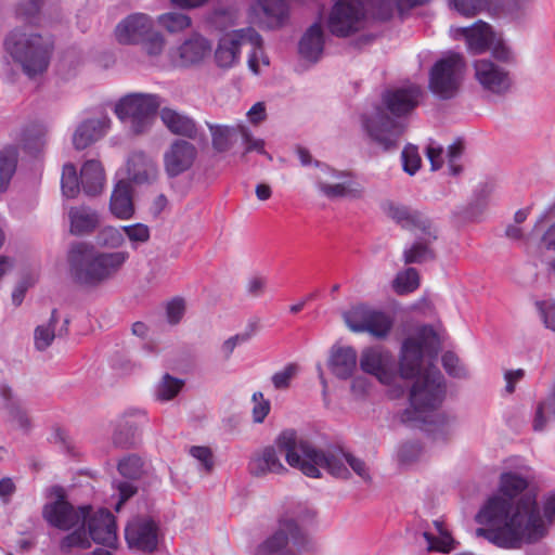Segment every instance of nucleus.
<instances>
[{
    "label": "nucleus",
    "mask_w": 555,
    "mask_h": 555,
    "mask_svg": "<svg viewBox=\"0 0 555 555\" xmlns=\"http://www.w3.org/2000/svg\"><path fill=\"white\" fill-rule=\"evenodd\" d=\"M441 343L437 332L430 325L423 326L416 337L403 340L399 373L403 379H412L409 391L410 406L400 416L403 424L411 427L426 426L425 430L435 440L446 439L450 433L451 418L444 414L428 421V412L436 410L446 397L444 377L433 364L423 367V357L437 358Z\"/></svg>",
    "instance_id": "obj_1"
},
{
    "label": "nucleus",
    "mask_w": 555,
    "mask_h": 555,
    "mask_svg": "<svg viewBox=\"0 0 555 555\" xmlns=\"http://www.w3.org/2000/svg\"><path fill=\"white\" fill-rule=\"evenodd\" d=\"M509 505L500 499L492 500L482 517L486 521H500L499 530H480L485 539L498 547L518 550L525 544H534L548 534L555 521V493L543 500V514L533 491H528L519 498L518 504L508 516Z\"/></svg>",
    "instance_id": "obj_2"
},
{
    "label": "nucleus",
    "mask_w": 555,
    "mask_h": 555,
    "mask_svg": "<svg viewBox=\"0 0 555 555\" xmlns=\"http://www.w3.org/2000/svg\"><path fill=\"white\" fill-rule=\"evenodd\" d=\"M275 446L285 454L287 464L298 468L310 478H320V468H324L336 478L348 479L350 472L345 462L364 481L371 480L365 462L340 449L321 450L308 441L298 440L293 429L283 430L275 439Z\"/></svg>",
    "instance_id": "obj_3"
},
{
    "label": "nucleus",
    "mask_w": 555,
    "mask_h": 555,
    "mask_svg": "<svg viewBox=\"0 0 555 555\" xmlns=\"http://www.w3.org/2000/svg\"><path fill=\"white\" fill-rule=\"evenodd\" d=\"M129 259V253L100 251L92 244L73 242L66 253L68 278L79 288L94 291L112 281Z\"/></svg>",
    "instance_id": "obj_4"
},
{
    "label": "nucleus",
    "mask_w": 555,
    "mask_h": 555,
    "mask_svg": "<svg viewBox=\"0 0 555 555\" xmlns=\"http://www.w3.org/2000/svg\"><path fill=\"white\" fill-rule=\"evenodd\" d=\"M3 47L23 73L34 78L48 69L54 39L49 34L40 33L34 25L24 24L5 36Z\"/></svg>",
    "instance_id": "obj_5"
},
{
    "label": "nucleus",
    "mask_w": 555,
    "mask_h": 555,
    "mask_svg": "<svg viewBox=\"0 0 555 555\" xmlns=\"http://www.w3.org/2000/svg\"><path fill=\"white\" fill-rule=\"evenodd\" d=\"M91 542L101 544L93 555H112L117 546V526L115 516L106 508L89 512L86 521L61 541V548L69 551L73 547L89 548Z\"/></svg>",
    "instance_id": "obj_6"
},
{
    "label": "nucleus",
    "mask_w": 555,
    "mask_h": 555,
    "mask_svg": "<svg viewBox=\"0 0 555 555\" xmlns=\"http://www.w3.org/2000/svg\"><path fill=\"white\" fill-rule=\"evenodd\" d=\"M315 512L305 508L295 516L283 514L278 520L274 532L261 542L254 555H297L288 547L289 541L298 552H311L314 548L312 538L300 527L299 521L313 519Z\"/></svg>",
    "instance_id": "obj_7"
},
{
    "label": "nucleus",
    "mask_w": 555,
    "mask_h": 555,
    "mask_svg": "<svg viewBox=\"0 0 555 555\" xmlns=\"http://www.w3.org/2000/svg\"><path fill=\"white\" fill-rule=\"evenodd\" d=\"M162 104L158 94L134 92L120 98L114 111L132 133L141 134L151 129Z\"/></svg>",
    "instance_id": "obj_8"
},
{
    "label": "nucleus",
    "mask_w": 555,
    "mask_h": 555,
    "mask_svg": "<svg viewBox=\"0 0 555 555\" xmlns=\"http://www.w3.org/2000/svg\"><path fill=\"white\" fill-rule=\"evenodd\" d=\"M465 70V61L459 53L451 52L440 59L431 68L429 89L441 99L454 96Z\"/></svg>",
    "instance_id": "obj_9"
},
{
    "label": "nucleus",
    "mask_w": 555,
    "mask_h": 555,
    "mask_svg": "<svg viewBox=\"0 0 555 555\" xmlns=\"http://www.w3.org/2000/svg\"><path fill=\"white\" fill-rule=\"evenodd\" d=\"M474 77L482 92L489 96L503 98L514 86L511 70L489 57L473 63Z\"/></svg>",
    "instance_id": "obj_10"
},
{
    "label": "nucleus",
    "mask_w": 555,
    "mask_h": 555,
    "mask_svg": "<svg viewBox=\"0 0 555 555\" xmlns=\"http://www.w3.org/2000/svg\"><path fill=\"white\" fill-rule=\"evenodd\" d=\"M366 11L360 0H338L332 8L327 28L334 36L347 37L364 28Z\"/></svg>",
    "instance_id": "obj_11"
},
{
    "label": "nucleus",
    "mask_w": 555,
    "mask_h": 555,
    "mask_svg": "<svg viewBox=\"0 0 555 555\" xmlns=\"http://www.w3.org/2000/svg\"><path fill=\"white\" fill-rule=\"evenodd\" d=\"M211 52L210 40L198 33H193L179 44L170 48L167 57L172 67L188 69L204 64Z\"/></svg>",
    "instance_id": "obj_12"
},
{
    "label": "nucleus",
    "mask_w": 555,
    "mask_h": 555,
    "mask_svg": "<svg viewBox=\"0 0 555 555\" xmlns=\"http://www.w3.org/2000/svg\"><path fill=\"white\" fill-rule=\"evenodd\" d=\"M343 318L350 331L369 333L377 338L386 337L392 327V321L385 312L363 304L345 311Z\"/></svg>",
    "instance_id": "obj_13"
},
{
    "label": "nucleus",
    "mask_w": 555,
    "mask_h": 555,
    "mask_svg": "<svg viewBox=\"0 0 555 555\" xmlns=\"http://www.w3.org/2000/svg\"><path fill=\"white\" fill-rule=\"evenodd\" d=\"M528 480L521 477L517 473H503L500 478V494H495L487 500V502L483 504V506L480 508L478 514L476 515V521L480 525L486 526L485 528H478L476 530V533L478 537L485 538V534L481 533L480 530H499L503 522L493 520V521H486L482 517V514L485 513V509L489 505V503L494 499H500L502 501H505L509 505L508 515L512 513L511 511H514L515 506L519 502V498L528 492Z\"/></svg>",
    "instance_id": "obj_14"
},
{
    "label": "nucleus",
    "mask_w": 555,
    "mask_h": 555,
    "mask_svg": "<svg viewBox=\"0 0 555 555\" xmlns=\"http://www.w3.org/2000/svg\"><path fill=\"white\" fill-rule=\"evenodd\" d=\"M57 499L54 502L47 503L42 509V516L49 525L61 530H69L86 521L89 512L92 511L90 505H82L75 508L65 500L62 488L56 489Z\"/></svg>",
    "instance_id": "obj_15"
},
{
    "label": "nucleus",
    "mask_w": 555,
    "mask_h": 555,
    "mask_svg": "<svg viewBox=\"0 0 555 555\" xmlns=\"http://www.w3.org/2000/svg\"><path fill=\"white\" fill-rule=\"evenodd\" d=\"M210 135L212 147L218 152L229 151L234 143L236 134H240L246 151L262 152L264 142L255 138L249 127L245 124H237L235 127L220 124L206 122Z\"/></svg>",
    "instance_id": "obj_16"
},
{
    "label": "nucleus",
    "mask_w": 555,
    "mask_h": 555,
    "mask_svg": "<svg viewBox=\"0 0 555 555\" xmlns=\"http://www.w3.org/2000/svg\"><path fill=\"white\" fill-rule=\"evenodd\" d=\"M125 539L129 547L152 554L158 546V525L150 516H137L127 524Z\"/></svg>",
    "instance_id": "obj_17"
},
{
    "label": "nucleus",
    "mask_w": 555,
    "mask_h": 555,
    "mask_svg": "<svg viewBox=\"0 0 555 555\" xmlns=\"http://www.w3.org/2000/svg\"><path fill=\"white\" fill-rule=\"evenodd\" d=\"M260 35L253 28L238 29L225 34L215 51V60L219 67L229 68L240 60L241 47L245 43H258Z\"/></svg>",
    "instance_id": "obj_18"
},
{
    "label": "nucleus",
    "mask_w": 555,
    "mask_h": 555,
    "mask_svg": "<svg viewBox=\"0 0 555 555\" xmlns=\"http://www.w3.org/2000/svg\"><path fill=\"white\" fill-rule=\"evenodd\" d=\"M395 364L393 356L382 346L365 348L361 353V370L376 376L384 384L392 383Z\"/></svg>",
    "instance_id": "obj_19"
},
{
    "label": "nucleus",
    "mask_w": 555,
    "mask_h": 555,
    "mask_svg": "<svg viewBox=\"0 0 555 555\" xmlns=\"http://www.w3.org/2000/svg\"><path fill=\"white\" fill-rule=\"evenodd\" d=\"M149 176H131L120 179L113 190L109 209L112 214L121 220L130 219L134 215V205L132 201L133 184L147 182Z\"/></svg>",
    "instance_id": "obj_20"
},
{
    "label": "nucleus",
    "mask_w": 555,
    "mask_h": 555,
    "mask_svg": "<svg viewBox=\"0 0 555 555\" xmlns=\"http://www.w3.org/2000/svg\"><path fill=\"white\" fill-rule=\"evenodd\" d=\"M153 30L152 18L143 13H133L121 20L115 27L114 35L120 44H137Z\"/></svg>",
    "instance_id": "obj_21"
},
{
    "label": "nucleus",
    "mask_w": 555,
    "mask_h": 555,
    "mask_svg": "<svg viewBox=\"0 0 555 555\" xmlns=\"http://www.w3.org/2000/svg\"><path fill=\"white\" fill-rule=\"evenodd\" d=\"M365 127L372 140L386 151L396 146L397 140L403 131V127L399 122L379 109L369 118Z\"/></svg>",
    "instance_id": "obj_22"
},
{
    "label": "nucleus",
    "mask_w": 555,
    "mask_h": 555,
    "mask_svg": "<svg viewBox=\"0 0 555 555\" xmlns=\"http://www.w3.org/2000/svg\"><path fill=\"white\" fill-rule=\"evenodd\" d=\"M47 144V129L34 127L27 129L22 139V150L25 154L21 158V170H37L41 154Z\"/></svg>",
    "instance_id": "obj_23"
},
{
    "label": "nucleus",
    "mask_w": 555,
    "mask_h": 555,
    "mask_svg": "<svg viewBox=\"0 0 555 555\" xmlns=\"http://www.w3.org/2000/svg\"><path fill=\"white\" fill-rule=\"evenodd\" d=\"M197 151L184 140H176L164 154V165L168 173H182L191 169Z\"/></svg>",
    "instance_id": "obj_24"
},
{
    "label": "nucleus",
    "mask_w": 555,
    "mask_h": 555,
    "mask_svg": "<svg viewBox=\"0 0 555 555\" xmlns=\"http://www.w3.org/2000/svg\"><path fill=\"white\" fill-rule=\"evenodd\" d=\"M62 193L75 198L82 191L87 196H96L105 185V176H61Z\"/></svg>",
    "instance_id": "obj_25"
},
{
    "label": "nucleus",
    "mask_w": 555,
    "mask_h": 555,
    "mask_svg": "<svg viewBox=\"0 0 555 555\" xmlns=\"http://www.w3.org/2000/svg\"><path fill=\"white\" fill-rule=\"evenodd\" d=\"M247 468L254 477H263L268 474H283L287 470L281 462L274 446H267L256 450L249 459Z\"/></svg>",
    "instance_id": "obj_26"
},
{
    "label": "nucleus",
    "mask_w": 555,
    "mask_h": 555,
    "mask_svg": "<svg viewBox=\"0 0 555 555\" xmlns=\"http://www.w3.org/2000/svg\"><path fill=\"white\" fill-rule=\"evenodd\" d=\"M462 152L463 147L460 142H454L451 145H449L448 151L446 153L442 145H440L436 141L430 140L426 146V156L430 163V170H440L442 168L444 159L447 158L449 169L452 171V173H459L464 169L459 162Z\"/></svg>",
    "instance_id": "obj_27"
},
{
    "label": "nucleus",
    "mask_w": 555,
    "mask_h": 555,
    "mask_svg": "<svg viewBox=\"0 0 555 555\" xmlns=\"http://www.w3.org/2000/svg\"><path fill=\"white\" fill-rule=\"evenodd\" d=\"M111 119L107 116L88 118L83 120L73 134V144L76 150H85L100 140L108 130Z\"/></svg>",
    "instance_id": "obj_28"
},
{
    "label": "nucleus",
    "mask_w": 555,
    "mask_h": 555,
    "mask_svg": "<svg viewBox=\"0 0 555 555\" xmlns=\"http://www.w3.org/2000/svg\"><path fill=\"white\" fill-rule=\"evenodd\" d=\"M383 210L391 220L405 230H428L431 223L422 212L393 202L383 204Z\"/></svg>",
    "instance_id": "obj_29"
},
{
    "label": "nucleus",
    "mask_w": 555,
    "mask_h": 555,
    "mask_svg": "<svg viewBox=\"0 0 555 555\" xmlns=\"http://www.w3.org/2000/svg\"><path fill=\"white\" fill-rule=\"evenodd\" d=\"M421 231L422 235L417 237L411 247L403 251V261L405 264L423 263L436 258L435 250L430 245L438 238L437 229L430 223L428 230Z\"/></svg>",
    "instance_id": "obj_30"
},
{
    "label": "nucleus",
    "mask_w": 555,
    "mask_h": 555,
    "mask_svg": "<svg viewBox=\"0 0 555 555\" xmlns=\"http://www.w3.org/2000/svg\"><path fill=\"white\" fill-rule=\"evenodd\" d=\"M421 94L417 86L399 88L385 93L384 102L393 115L401 116L410 113L418 104Z\"/></svg>",
    "instance_id": "obj_31"
},
{
    "label": "nucleus",
    "mask_w": 555,
    "mask_h": 555,
    "mask_svg": "<svg viewBox=\"0 0 555 555\" xmlns=\"http://www.w3.org/2000/svg\"><path fill=\"white\" fill-rule=\"evenodd\" d=\"M345 179L340 182L328 183L324 181H318L317 188L320 192L328 199L349 198L358 199L361 198L364 193V186L362 183L357 181L352 176H343Z\"/></svg>",
    "instance_id": "obj_32"
},
{
    "label": "nucleus",
    "mask_w": 555,
    "mask_h": 555,
    "mask_svg": "<svg viewBox=\"0 0 555 555\" xmlns=\"http://www.w3.org/2000/svg\"><path fill=\"white\" fill-rule=\"evenodd\" d=\"M466 39L467 49L474 54H480L490 48L493 41V33L490 25L482 21H478L470 27L455 29Z\"/></svg>",
    "instance_id": "obj_33"
},
{
    "label": "nucleus",
    "mask_w": 555,
    "mask_h": 555,
    "mask_svg": "<svg viewBox=\"0 0 555 555\" xmlns=\"http://www.w3.org/2000/svg\"><path fill=\"white\" fill-rule=\"evenodd\" d=\"M159 115L163 124L173 134L189 139L197 138L196 122L190 116L170 107H163Z\"/></svg>",
    "instance_id": "obj_34"
},
{
    "label": "nucleus",
    "mask_w": 555,
    "mask_h": 555,
    "mask_svg": "<svg viewBox=\"0 0 555 555\" xmlns=\"http://www.w3.org/2000/svg\"><path fill=\"white\" fill-rule=\"evenodd\" d=\"M59 319L57 310L53 309L49 322L36 327L34 338L35 347L37 350H46L48 347H50L55 337H64L68 334V325L70 320L65 318L62 325L56 330L55 325L59 322Z\"/></svg>",
    "instance_id": "obj_35"
},
{
    "label": "nucleus",
    "mask_w": 555,
    "mask_h": 555,
    "mask_svg": "<svg viewBox=\"0 0 555 555\" xmlns=\"http://www.w3.org/2000/svg\"><path fill=\"white\" fill-rule=\"evenodd\" d=\"M357 351L352 347L333 348L330 357V369L339 379H348L357 367Z\"/></svg>",
    "instance_id": "obj_36"
},
{
    "label": "nucleus",
    "mask_w": 555,
    "mask_h": 555,
    "mask_svg": "<svg viewBox=\"0 0 555 555\" xmlns=\"http://www.w3.org/2000/svg\"><path fill=\"white\" fill-rule=\"evenodd\" d=\"M69 231L73 235L92 233L100 223L99 214L88 207H72L68 211Z\"/></svg>",
    "instance_id": "obj_37"
},
{
    "label": "nucleus",
    "mask_w": 555,
    "mask_h": 555,
    "mask_svg": "<svg viewBox=\"0 0 555 555\" xmlns=\"http://www.w3.org/2000/svg\"><path fill=\"white\" fill-rule=\"evenodd\" d=\"M263 17L262 23L269 28L283 26L289 16V10L284 0H258Z\"/></svg>",
    "instance_id": "obj_38"
},
{
    "label": "nucleus",
    "mask_w": 555,
    "mask_h": 555,
    "mask_svg": "<svg viewBox=\"0 0 555 555\" xmlns=\"http://www.w3.org/2000/svg\"><path fill=\"white\" fill-rule=\"evenodd\" d=\"M323 51V33L320 24L309 27L299 43L300 54L309 60L317 61Z\"/></svg>",
    "instance_id": "obj_39"
},
{
    "label": "nucleus",
    "mask_w": 555,
    "mask_h": 555,
    "mask_svg": "<svg viewBox=\"0 0 555 555\" xmlns=\"http://www.w3.org/2000/svg\"><path fill=\"white\" fill-rule=\"evenodd\" d=\"M493 185L486 182L480 184L473 194L472 201L466 208H463L456 214L465 220H476L486 209L488 198L492 193Z\"/></svg>",
    "instance_id": "obj_40"
},
{
    "label": "nucleus",
    "mask_w": 555,
    "mask_h": 555,
    "mask_svg": "<svg viewBox=\"0 0 555 555\" xmlns=\"http://www.w3.org/2000/svg\"><path fill=\"white\" fill-rule=\"evenodd\" d=\"M530 0H481L480 12H503L512 17H519Z\"/></svg>",
    "instance_id": "obj_41"
},
{
    "label": "nucleus",
    "mask_w": 555,
    "mask_h": 555,
    "mask_svg": "<svg viewBox=\"0 0 555 555\" xmlns=\"http://www.w3.org/2000/svg\"><path fill=\"white\" fill-rule=\"evenodd\" d=\"M138 424L129 420H120L113 435V442L120 448H130L137 442Z\"/></svg>",
    "instance_id": "obj_42"
},
{
    "label": "nucleus",
    "mask_w": 555,
    "mask_h": 555,
    "mask_svg": "<svg viewBox=\"0 0 555 555\" xmlns=\"http://www.w3.org/2000/svg\"><path fill=\"white\" fill-rule=\"evenodd\" d=\"M125 169L127 173H151L157 169V164L146 153L134 151L128 155Z\"/></svg>",
    "instance_id": "obj_43"
},
{
    "label": "nucleus",
    "mask_w": 555,
    "mask_h": 555,
    "mask_svg": "<svg viewBox=\"0 0 555 555\" xmlns=\"http://www.w3.org/2000/svg\"><path fill=\"white\" fill-rule=\"evenodd\" d=\"M158 25L170 34L182 33L192 25L188 14L181 12H167L157 17Z\"/></svg>",
    "instance_id": "obj_44"
},
{
    "label": "nucleus",
    "mask_w": 555,
    "mask_h": 555,
    "mask_svg": "<svg viewBox=\"0 0 555 555\" xmlns=\"http://www.w3.org/2000/svg\"><path fill=\"white\" fill-rule=\"evenodd\" d=\"M545 413H548L555 417V384L552 386L546 397L537 405L532 423V427L535 431L545 429L547 424V417Z\"/></svg>",
    "instance_id": "obj_45"
},
{
    "label": "nucleus",
    "mask_w": 555,
    "mask_h": 555,
    "mask_svg": "<svg viewBox=\"0 0 555 555\" xmlns=\"http://www.w3.org/2000/svg\"><path fill=\"white\" fill-rule=\"evenodd\" d=\"M420 286V275L415 268H408L400 271L393 282L392 287L399 295L412 293Z\"/></svg>",
    "instance_id": "obj_46"
},
{
    "label": "nucleus",
    "mask_w": 555,
    "mask_h": 555,
    "mask_svg": "<svg viewBox=\"0 0 555 555\" xmlns=\"http://www.w3.org/2000/svg\"><path fill=\"white\" fill-rule=\"evenodd\" d=\"M184 380L173 377L170 374H165L159 382L156 390V396L162 401L173 399L182 389Z\"/></svg>",
    "instance_id": "obj_47"
},
{
    "label": "nucleus",
    "mask_w": 555,
    "mask_h": 555,
    "mask_svg": "<svg viewBox=\"0 0 555 555\" xmlns=\"http://www.w3.org/2000/svg\"><path fill=\"white\" fill-rule=\"evenodd\" d=\"M122 230L115 227H104L98 234L99 245L107 248H118L125 243Z\"/></svg>",
    "instance_id": "obj_48"
},
{
    "label": "nucleus",
    "mask_w": 555,
    "mask_h": 555,
    "mask_svg": "<svg viewBox=\"0 0 555 555\" xmlns=\"http://www.w3.org/2000/svg\"><path fill=\"white\" fill-rule=\"evenodd\" d=\"M491 51V60L494 62L504 65L508 68V66L516 64V55L513 49L506 43L499 41L494 44H490Z\"/></svg>",
    "instance_id": "obj_49"
},
{
    "label": "nucleus",
    "mask_w": 555,
    "mask_h": 555,
    "mask_svg": "<svg viewBox=\"0 0 555 555\" xmlns=\"http://www.w3.org/2000/svg\"><path fill=\"white\" fill-rule=\"evenodd\" d=\"M118 472L128 479H138L143 473V462L137 455H129L118 463Z\"/></svg>",
    "instance_id": "obj_50"
},
{
    "label": "nucleus",
    "mask_w": 555,
    "mask_h": 555,
    "mask_svg": "<svg viewBox=\"0 0 555 555\" xmlns=\"http://www.w3.org/2000/svg\"><path fill=\"white\" fill-rule=\"evenodd\" d=\"M423 535L425 540L428 542V550L430 551L449 553L453 548L454 540L448 530L440 531L438 538L434 537L429 532H424Z\"/></svg>",
    "instance_id": "obj_51"
},
{
    "label": "nucleus",
    "mask_w": 555,
    "mask_h": 555,
    "mask_svg": "<svg viewBox=\"0 0 555 555\" xmlns=\"http://www.w3.org/2000/svg\"><path fill=\"white\" fill-rule=\"evenodd\" d=\"M402 168L406 173H415L422 164V157L418 153L417 146L408 144L401 153Z\"/></svg>",
    "instance_id": "obj_52"
},
{
    "label": "nucleus",
    "mask_w": 555,
    "mask_h": 555,
    "mask_svg": "<svg viewBox=\"0 0 555 555\" xmlns=\"http://www.w3.org/2000/svg\"><path fill=\"white\" fill-rule=\"evenodd\" d=\"M21 159H18L17 149L5 146L0 150V173H14Z\"/></svg>",
    "instance_id": "obj_53"
},
{
    "label": "nucleus",
    "mask_w": 555,
    "mask_h": 555,
    "mask_svg": "<svg viewBox=\"0 0 555 555\" xmlns=\"http://www.w3.org/2000/svg\"><path fill=\"white\" fill-rule=\"evenodd\" d=\"M190 454L198 461L199 469L206 474H210L214 469V454L210 448L194 446L190 449Z\"/></svg>",
    "instance_id": "obj_54"
},
{
    "label": "nucleus",
    "mask_w": 555,
    "mask_h": 555,
    "mask_svg": "<svg viewBox=\"0 0 555 555\" xmlns=\"http://www.w3.org/2000/svg\"><path fill=\"white\" fill-rule=\"evenodd\" d=\"M253 46V51L248 57V67L254 74L260 73V65L267 67L270 64L268 55L262 50V39L258 43H250Z\"/></svg>",
    "instance_id": "obj_55"
},
{
    "label": "nucleus",
    "mask_w": 555,
    "mask_h": 555,
    "mask_svg": "<svg viewBox=\"0 0 555 555\" xmlns=\"http://www.w3.org/2000/svg\"><path fill=\"white\" fill-rule=\"evenodd\" d=\"M185 300L182 297H175L166 305L167 321L171 325L178 324L185 313Z\"/></svg>",
    "instance_id": "obj_56"
},
{
    "label": "nucleus",
    "mask_w": 555,
    "mask_h": 555,
    "mask_svg": "<svg viewBox=\"0 0 555 555\" xmlns=\"http://www.w3.org/2000/svg\"><path fill=\"white\" fill-rule=\"evenodd\" d=\"M298 372V366L295 363L287 364L282 371L276 372L272 376V383L275 389H286L289 387L292 378Z\"/></svg>",
    "instance_id": "obj_57"
},
{
    "label": "nucleus",
    "mask_w": 555,
    "mask_h": 555,
    "mask_svg": "<svg viewBox=\"0 0 555 555\" xmlns=\"http://www.w3.org/2000/svg\"><path fill=\"white\" fill-rule=\"evenodd\" d=\"M39 10L40 4L38 0H25L17 5L16 14L23 21L27 22L26 24L35 26L34 21L37 18Z\"/></svg>",
    "instance_id": "obj_58"
},
{
    "label": "nucleus",
    "mask_w": 555,
    "mask_h": 555,
    "mask_svg": "<svg viewBox=\"0 0 555 555\" xmlns=\"http://www.w3.org/2000/svg\"><path fill=\"white\" fill-rule=\"evenodd\" d=\"M131 243H146L150 240V229L146 224L135 223L121 227Z\"/></svg>",
    "instance_id": "obj_59"
},
{
    "label": "nucleus",
    "mask_w": 555,
    "mask_h": 555,
    "mask_svg": "<svg viewBox=\"0 0 555 555\" xmlns=\"http://www.w3.org/2000/svg\"><path fill=\"white\" fill-rule=\"evenodd\" d=\"M422 450L423 448L417 441L405 442L399 449L398 459L401 463L411 464L420 457Z\"/></svg>",
    "instance_id": "obj_60"
},
{
    "label": "nucleus",
    "mask_w": 555,
    "mask_h": 555,
    "mask_svg": "<svg viewBox=\"0 0 555 555\" xmlns=\"http://www.w3.org/2000/svg\"><path fill=\"white\" fill-rule=\"evenodd\" d=\"M267 118V104L262 101L254 103L246 112L247 122L254 127L260 126Z\"/></svg>",
    "instance_id": "obj_61"
},
{
    "label": "nucleus",
    "mask_w": 555,
    "mask_h": 555,
    "mask_svg": "<svg viewBox=\"0 0 555 555\" xmlns=\"http://www.w3.org/2000/svg\"><path fill=\"white\" fill-rule=\"evenodd\" d=\"M451 8L464 16L480 13L481 0H449Z\"/></svg>",
    "instance_id": "obj_62"
},
{
    "label": "nucleus",
    "mask_w": 555,
    "mask_h": 555,
    "mask_svg": "<svg viewBox=\"0 0 555 555\" xmlns=\"http://www.w3.org/2000/svg\"><path fill=\"white\" fill-rule=\"evenodd\" d=\"M193 183V176H168V184L178 196H184Z\"/></svg>",
    "instance_id": "obj_63"
},
{
    "label": "nucleus",
    "mask_w": 555,
    "mask_h": 555,
    "mask_svg": "<svg viewBox=\"0 0 555 555\" xmlns=\"http://www.w3.org/2000/svg\"><path fill=\"white\" fill-rule=\"evenodd\" d=\"M442 365L444 370L454 377L464 376V369L460 365L457 356L452 351H447L442 356Z\"/></svg>",
    "instance_id": "obj_64"
}]
</instances>
